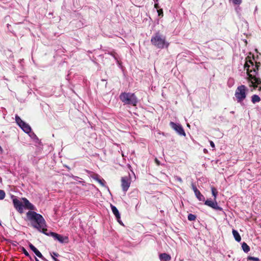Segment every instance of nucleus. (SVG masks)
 I'll return each instance as SVG.
<instances>
[{"label":"nucleus","instance_id":"39448f33","mask_svg":"<svg viewBox=\"0 0 261 261\" xmlns=\"http://www.w3.org/2000/svg\"><path fill=\"white\" fill-rule=\"evenodd\" d=\"M247 88L245 85H241L237 87L235 91V97L237 102L241 103L246 97Z\"/></svg>","mask_w":261,"mask_h":261},{"label":"nucleus","instance_id":"2eb2a0df","mask_svg":"<svg viewBox=\"0 0 261 261\" xmlns=\"http://www.w3.org/2000/svg\"><path fill=\"white\" fill-rule=\"evenodd\" d=\"M111 209H112L113 213L114 214V215L116 217L119 223H120V222L119 221V219H120V214L119 213V211H118V209L116 208V206H114V205H113L112 204L111 205Z\"/></svg>","mask_w":261,"mask_h":261},{"label":"nucleus","instance_id":"a211bd4d","mask_svg":"<svg viewBox=\"0 0 261 261\" xmlns=\"http://www.w3.org/2000/svg\"><path fill=\"white\" fill-rule=\"evenodd\" d=\"M195 195L199 201H204L205 198L204 196L199 190L195 193Z\"/></svg>","mask_w":261,"mask_h":261},{"label":"nucleus","instance_id":"a19ab883","mask_svg":"<svg viewBox=\"0 0 261 261\" xmlns=\"http://www.w3.org/2000/svg\"><path fill=\"white\" fill-rule=\"evenodd\" d=\"M57 261H60V260L58 259V260H57Z\"/></svg>","mask_w":261,"mask_h":261},{"label":"nucleus","instance_id":"c756f323","mask_svg":"<svg viewBox=\"0 0 261 261\" xmlns=\"http://www.w3.org/2000/svg\"><path fill=\"white\" fill-rule=\"evenodd\" d=\"M210 143L211 146L213 148V150H215V145L214 143L212 141H210Z\"/></svg>","mask_w":261,"mask_h":261},{"label":"nucleus","instance_id":"2f4dec72","mask_svg":"<svg viewBox=\"0 0 261 261\" xmlns=\"http://www.w3.org/2000/svg\"><path fill=\"white\" fill-rule=\"evenodd\" d=\"M53 255L54 256H59V254L58 253H56V252H53L51 253V255Z\"/></svg>","mask_w":261,"mask_h":261},{"label":"nucleus","instance_id":"4468645a","mask_svg":"<svg viewBox=\"0 0 261 261\" xmlns=\"http://www.w3.org/2000/svg\"><path fill=\"white\" fill-rule=\"evenodd\" d=\"M159 258L161 261H170L171 257L169 254L166 253H163L160 254Z\"/></svg>","mask_w":261,"mask_h":261},{"label":"nucleus","instance_id":"7c9ffc66","mask_svg":"<svg viewBox=\"0 0 261 261\" xmlns=\"http://www.w3.org/2000/svg\"><path fill=\"white\" fill-rule=\"evenodd\" d=\"M192 189L194 191V193L196 192V191H198L199 190L197 188V187L194 185L193 184L192 185Z\"/></svg>","mask_w":261,"mask_h":261},{"label":"nucleus","instance_id":"412c9836","mask_svg":"<svg viewBox=\"0 0 261 261\" xmlns=\"http://www.w3.org/2000/svg\"><path fill=\"white\" fill-rule=\"evenodd\" d=\"M211 191H212V195L214 197V200H215L216 199L217 195L218 194L217 190L215 187H212L211 188Z\"/></svg>","mask_w":261,"mask_h":261},{"label":"nucleus","instance_id":"ea45409f","mask_svg":"<svg viewBox=\"0 0 261 261\" xmlns=\"http://www.w3.org/2000/svg\"><path fill=\"white\" fill-rule=\"evenodd\" d=\"M154 1H155V2H158V0H154Z\"/></svg>","mask_w":261,"mask_h":261},{"label":"nucleus","instance_id":"72a5a7b5","mask_svg":"<svg viewBox=\"0 0 261 261\" xmlns=\"http://www.w3.org/2000/svg\"><path fill=\"white\" fill-rule=\"evenodd\" d=\"M51 256H52V258L53 259H54V261H57V260H58V259H57V258H56L55 256H54L53 255H51Z\"/></svg>","mask_w":261,"mask_h":261},{"label":"nucleus","instance_id":"9b49d317","mask_svg":"<svg viewBox=\"0 0 261 261\" xmlns=\"http://www.w3.org/2000/svg\"><path fill=\"white\" fill-rule=\"evenodd\" d=\"M13 203L15 208L20 214H22L23 212V204L22 202L18 199L15 198L13 199Z\"/></svg>","mask_w":261,"mask_h":261},{"label":"nucleus","instance_id":"7ed1b4c3","mask_svg":"<svg viewBox=\"0 0 261 261\" xmlns=\"http://www.w3.org/2000/svg\"><path fill=\"white\" fill-rule=\"evenodd\" d=\"M151 42L152 45L160 49L167 48L169 45L166 41L165 36L162 35L159 32H156L151 37Z\"/></svg>","mask_w":261,"mask_h":261},{"label":"nucleus","instance_id":"f257e3e1","mask_svg":"<svg viewBox=\"0 0 261 261\" xmlns=\"http://www.w3.org/2000/svg\"><path fill=\"white\" fill-rule=\"evenodd\" d=\"M26 216L28 220L32 223L34 228L44 234H47L48 230L46 228V223L41 215L34 211H29L27 213Z\"/></svg>","mask_w":261,"mask_h":261},{"label":"nucleus","instance_id":"58836bf2","mask_svg":"<svg viewBox=\"0 0 261 261\" xmlns=\"http://www.w3.org/2000/svg\"><path fill=\"white\" fill-rule=\"evenodd\" d=\"M36 261H40L39 259H38L36 257H35Z\"/></svg>","mask_w":261,"mask_h":261},{"label":"nucleus","instance_id":"f704fd0d","mask_svg":"<svg viewBox=\"0 0 261 261\" xmlns=\"http://www.w3.org/2000/svg\"><path fill=\"white\" fill-rule=\"evenodd\" d=\"M51 256H52V258L53 259H54V261H57V260H58V259H57V258H56L55 256H54L53 255H51Z\"/></svg>","mask_w":261,"mask_h":261},{"label":"nucleus","instance_id":"bb28decb","mask_svg":"<svg viewBox=\"0 0 261 261\" xmlns=\"http://www.w3.org/2000/svg\"><path fill=\"white\" fill-rule=\"evenodd\" d=\"M96 179L97 181L102 186H104L105 180L103 179H100L99 178H96Z\"/></svg>","mask_w":261,"mask_h":261},{"label":"nucleus","instance_id":"cd10ccee","mask_svg":"<svg viewBox=\"0 0 261 261\" xmlns=\"http://www.w3.org/2000/svg\"><path fill=\"white\" fill-rule=\"evenodd\" d=\"M22 252L23 253L28 257H30V255L29 254V253H28V252L26 250V249L24 248V247H22Z\"/></svg>","mask_w":261,"mask_h":261},{"label":"nucleus","instance_id":"c85d7f7f","mask_svg":"<svg viewBox=\"0 0 261 261\" xmlns=\"http://www.w3.org/2000/svg\"><path fill=\"white\" fill-rule=\"evenodd\" d=\"M158 15L159 16H161V17L163 16V10L162 9H158Z\"/></svg>","mask_w":261,"mask_h":261},{"label":"nucleus","instance_id":"1a4fd4ad","mask_svg":"<svg viewBox=\"0 0 261 261\" xmlns=\"http://www.w3.org/2000/svg\"><path fill=\"white\" fill-rule=\"evenodd\" d=\"M170 126L175 130L179 135L186 136V133L182 126L180 124H176L173 122H170Z\"/></svg>","mask_w":261,"mask_h":261},{"label":"nucleus","instance_id":"5701e85b","mask_svg":"<svg viewBox=\"0 0 261 261\" xmlns=\"http://www.w3.org/2000/svg\"><path fill=\"white\" fill-rule=\"evenodd\" d=\"M188 219L189 221H194L196 219V216L195 215L190 214L188 216Z\"/></svg>","mask_w":261,"mask_h":261},{"label":"nucleus","instance_id":"a878e982","mask_svg":"<svg viewBox=\"0 0 261 261\" xmlns=\"http://www.w3.org/2000/svg\"><path fill=\"white\" fill-rule=\"evenodd\" d=\"M248 260H253V261H259V259L258 257L248 256L247 258Z\"/></svg>","mask_w":261,"mask_h":261},{"label":"nucleus","instance_id":"f8f14e48","mask_svg":"<svg viewBox=\"0 0 261 261\" xmlns=\"http://www.w3.org/2000/svg\"><path fill=\"white\" fill-rule=\"evenodd\" d=\"M22 200L24 203V207L30 211H34L36 208L35 206L32 204L26 198H22Z\"/></svg>","mask_w":261,"mask_h":261},{"label":"nucleus","instance_id":"f3484780","mask_svg":"<svg viewBox=\"0 0 261 261\" xmlns=\"http://www.w3.org/2000/svg\"><path fill=\"white\" fill-rule=\"evenodd\" d=\"M232 232L236 241L238 242H240L241 240V237L239 234V232L236 230L233 229H232Z\"/></svg>","mask_w":261,"mask_h":261},{"label":"nucleus","instance_id":"e433bc0d","mask_svg":"<svg viewBox=\"0 0 261 261\" xmlns=\"http://www.w3.org/2000/svg\"><path fill=\"white\" fill-rule=\"evenodd\" d=\"M155 162L158 165H160V162L156 159H155Z\"/></svg>","mask_w":261,"mask_h":261},{"label":"nucleus","instance_id":"ddd939ff","mask_svg":"<svg viewBox=\"0 0 261 261\" xmlns=\"http://www.w3.org/2000/svg\"><path fill=\"white\" fill-rule=\"evenodd\" d=\"M29 247L34 253L39 257L43 258V256L41 252L31 243H30Z\"/></svg>","mask_w":261,"mask_h":261},{"label":"nucleus","instance_id":"c9c22d12","mask_svg":"<svg viewBox=\"0 0 261 261\" xmlns=\"http://www.w3.org/2000/svg\"><path fill=\"white\" fill-rule=\"evenodd\" d=\"M51 256H52V258L53 259H54V261H57V260H58V259H57V258H56L55 256H54L53 255H51Z\"/></svg>","mask_w":261,"mask_h":261},{"label":"nucleus","instance_id":"4be33fe9","mask_svg":"<svg viewBox=\"0 0 261 261\" xmlns=\"http://www.w3.org/2000/svg\"><path fill=\"white\" fill-rule=\"evenodd\" d=\"M110 54L111 56H112L114 58V59L117 61L118 63L120 64L119 61L118 60V55L117 54V53H116L114 51H112V52L110 53Z\"/></svg>","mask_w":261,"mask_h":261},{"label":"nucleus","instance_id":"0eeeda50","mask_svg":"<svg viewBox=\"0 0 261 261\" xmlns=\"http://www.w3.org/2000/svg\"><path fill=\"white\" fill-rule=\"evenodd\" d=\"M46 236H51L54 239L58 240L60 243H67L68 242V238L67 237H63L56 232L47 231V234H45Z\"/></svg>","mask_w":261,"mask_h":261},{"label":"nucleus","instance_id":"f03ea898","mask_svg":"<svg viewBox=\"0 0 261 261\" xmlns=\"http://www.w3.org/2000/svg\"><path fill=\"white\" fill-rule=\"evenodd\" d=\"M260 66V62H255V64L252 65L250 68L246 69L247 73L248 75V81L251 83L249 86L253 87L254 89H256L258 85H261L260 79L256 77Z\"/></svg>","mask_w":261,"mask_h":261},{"label":"nucleus","instance_id":"4c0bfd02","mask_svg":"<svg viewBox=\"0 0 261 261\" xmlns=\"http://www.w3.org/2000/svg\"><path fill=\"white\" fill-rule=\"evenodd\" d=\"M258 90L259 91H261V86L259 87Z\"/></svg>","mask_w":261,"mask_h":261},{"label":"nucleus","instance_id":"dca6fc26","mask_svg":"<svg viewBox=\"0 0 261 261\" xmlns=\"http://www.w3.org/2000/svg\"><path fill=\"white\" fill-rule=\"evenodd\" d=\"M246 61L244 65V68L246 69L248 68H250V67L252 66V65H254V62L251 59V57L249 56H247L246 58Z\"/></svg>","mask_w":261,"mask_h":261},{"label":"nucleus","instance_id":"393cba45","mask_svg":"<svg viewBox=\"0 0 261 261\" xmlns=\"http://www.w3.org/2000/svg\"><path fill=\"white\" fill-rule=\"evenodd\" d=\"M233 4L236 5H240L242 2V0H230Z\"/></svg>","mask_w":261,"mask_h":261},{"label":"nucleus","instance_id":"423d86ee","mask_svg":"<svg viewBox=\"0 0 261 261\" xmlns=\"http://www.w3.org/2000/svg\"><path fill=\"white\" fill-rule=\"evenodd\" d=\"M131 177L128 173L127 175L122 176L121 178V186L123 192H126L130 187Z\"/></svg>","mask_w":261,"mask_h":261},{"label":"nucleus","instance_id":"6e6552de","mask_svg":"<svg viewBox=\"0 0 261 261\" xmlns=\"http://www.w3.org/2000/svg\"><path fill=\"white\" fill-rule=\"evenodd\" d=\"M16 122L18 125L21 128V129L26 133H29L31 131V128L30 125L22 121L21 118L16 116L15 117Z\"/></svg>","mask_w":261,"mask_h":261},{"label":"nucleus","instance_id":"6ab92c4d","mask_svg":"<svg viewBox=\"0 0 261 261\" xmlns=\"http://www.w3.org/2000/svg\"><path fill=\"white\" fill-rule=\"evenodd\" d=\"M261 99L257 95H253L251 97V101L253 103L258 102L260 101Z\"/></svg>","mask_w":261,"mask_h":261},{"label":"nucleus","instance_id":"b1692460","mask_svg":"<svg viewBox=\"0 0 261 261\" xmlns=\"http://www.w3.org/2000/svg\"><path fill=\"white\" fill-rule=\"evenodd\" d=\"M6 193L3 190H0V200H3L5 198Z\"/></svg>","mask_w":261,"mask_h":261},{"label":"nucleus","instance_id":"9d476101","mask_svg":"<svg viewBox=\"0 0 261 261\" xmlns=\"http://www.w3.org/2000/svg\"><path fill=\"white\" fill-rule=\"evenodd\" d=\"M204 204L217 211H221L223 210L222 208L220 207L218 205V203L216 201V199L215 200H214V201L207 199L206 201H205Z\"/></svg>","mask_w":261,"mask_h":261},{"label":"nucleus","instance_id":"aec40b11","mask_svg":"<svg viewBox=\"0 0 261 261\" xmlns=\"http://www.w3.org/2000/svg\"><path fill=\"white\" fill-rule=\"evenodd\" d=\"M242 248L243 251L246 253H247L250 251V247L245 242H243L242 243Z\"/></svg>","mask_w":261,"mask_h":261},{"label":"nucleus","instance_id":"473e14b6","mask_svg":"<svg viewBox=\"0 0 261 261\" xmlns=\"http://www.w3.org/2000/svg\"><path fill=\"white\" fill-rule=\"evenodd\" d=\"M154 6V8L157 9L159 8V6L158 4H155Z\"/></svg>","mask_w":261,"mask_h":261},{"label":"nucleus","instance_id":"20e7f679","mask_svg":"<svg viewBox=\"0 0 261 261\" xmlns=\"http://www.w3.org/2000/svg\"><path fill=\"white\" fill-rule=\"evenodd\" d=\"M119 98L125 105L136 106L138 102L137 98L134 93L123 92L121 93Z\"/></svg>","mask_w":261,"mask_h":261}]
</instances>
